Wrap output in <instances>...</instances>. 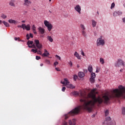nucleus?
Segmentation results:
<instances>
[{
    "mask_svg": "<svg viewBox=\"0 0 125 125\" xmlns=\"http://www.w3.org/2000/svg\"><path fill=\"white\" fill-rule=\"evenodd\" d=\"M95 91H96V88H93L87 95H86L85 92L80 91V94L78 91H74L73 94L75 96H79V97L82 98L80 100V102L82 103V105L77 106L67 114L64 115L65 120H67L71 116L78 115L81 110H86L88 112H91L92 106H94L96 103L97 104H102L103 99L100 96L96 97Z\"/></svg>",
    "mask_w": 125,
    "mask_h": 125,
    "instance_id": "1",
    "label": "nucleus"
},
{
    "mask_svg": "<svg viewBox=\"0 0 125 125\" xmlns=\"http://www.w3.org/2000/svg\"><path fill=\"white\" fill-rule=\"evenodd\" d=\"M119 89H115L111 91V94L109 96L105 95L103 96L104 102L105 104H107L110 99H116V98H120V97H124L125 98V88L122 85L119 86Z\"/></svg>",
    "mask_w": 125,
    "mask_h": 125,
    "instance_id": "2",
    "label": "nucleus"
},
{
    "mask_svg": "<svg viewBox=\"0 0 125 125\" xmlns=\"http://www.w3.org/2000/svg\"><path fill=\"white\" fill-rule=\"evenodd\" d=\"M102 36H101L100 38L97 41V45L99 46V45H104L105 44V41L104 39H102Z\"/></svg>",
    "mask_w": 125,
    "mask_h": 125,
    "instance_id": "3",
    "label": "nucleus"
},
{
    "mask_svg": "<svg viewBox=\"0 0 125 125\" xmlns=\"http://www.w3.org/2000/svg\"><path fill=\"white\" fill-rule=\"evenodd\" d=\"M44 24L45 27H47L48 31H49V32H50V31L52 30L53 26L52 25V24H51V23H50L48 21H47V20H45L44 21Z\"/></svg>",
    "mask_w": 125,
    "mask_h": 125,
    "instance_id": "4",
    "label": "nucleus"
},
{
    "mask_svg": "<svg viewBox=\"0 0 125 125\" xmlns=\"http://www.w3.org/2000/svg\"><path fill=\"white\" fill-rule=\"evenodd\" d=\"M122 65V66H125V62L123 61V60L118 59L117 62L115 63V67H120Z\"/></svg>",
    "mask_w": 125,
    "mask_h": 125,
    "instance_id": "5",
    "label": "nucleus"
},
{
    "mask_svg": "<svg viewBox=\"0 0 125 125\" xmlns=\"http://www.w3.org/2000/svg\"><path fill=\"white\" fill-rule=\"evenodd\" d=\"M34 42L36 44V46L37 47V48L39 49H42V45L40 43V41L35 40Z\"/></svg>",
    "mask_w": 125,
    "mask_h": 125,
    "instance_id": "6",
    "label": "nucleus"
},
{
    "mask_svg": "<svg viewBox=\"0 0 125 125\" xmlns=\"http://www.w3.org/2000/svg\"><path fill=\"white\" fill-rule=\"evenodd\" d=\"M74 9L75 10H76V11H77L79 14H81V10H82V8H81V6H80V5H77L75 7H74Z\"/></svg>",
    "mask_w": 125,
    "mask_h": 125,
    "instance_id": "7",
    "label": "nucleus"
},
{
    "mask_svg": "<svg viewBox=\"0 0 125 125\" xmlns=\"http://www.w3.org/2000/svg\"><path fill=\"white\" fill-rule=\"evenodd\" d=\"M49 55H50V54L48 52V51H47L46 49H44V53L42 54V57H47V56H49Z\"/></svg>",
    "mask_w": 125,
    "mask_h": 125,
    "instance_id": "8",
    "label": "nucleus"
},
{
    "mask_svg": "<svg viewBox=\"0 0 125 125\" xmlns=\"http://www.w3.org/2000/svg\"><path fill=\"white\" fill-rule=\"evenodd\" d=\"M25 29H26V31H30V30H31V26H30V24L26 25V24L24 23L23 30H25Z\"/></svg>",
    "mask_w": 125,
    "mask_h": 125,
    "instance_id": "9",
    "label": "nucleus"
},
{
    "mask_svg": "<svg viewBox=\"0 0 125 125\" xmlns=\"http://www.w3.org/2000/svg\"><path fill=\"white\" fill-rule=\"evenodd\" d=\"M68 124L69 125H76V119H73L72 120H69Z\"/></svg>",
    "mask_w": 125,
    "mask_h": 125,
    "instance_id": "10",
    "label": "nucleus"
},
{
    "mask_svg": "<svg viewBox=\"0 0 125 125\" xmlns=\"http://www.w3.org/2000/svg\"><path fill=\"white\" fill-rule=\"evenodd\" d=\"M122 14H123V13L121 11L114 12L113 13V16H114V17H117V16L122 15Z\"/></svg>",
    "mask_w": 125,
    "mask_h": 125,
    "instance_id": "11",
    "label": "nucleus"
},
{
    "mask_svg": "<svg viewBox=\"0 0 125 125\" xmlns=\"http://www.w3.org/2000/svg\"><path fill=\"white\" fill-rule=\"evenodd\" d=\"M32 2L29 0H24V5H26V6H29V4H31Z\"/></svg>",
    "mask_w": 125,
    "mask_h": 125,
    "instance_id": "12",
    "label": "nucleus"
},
{
    "mask_svg": "<svg viewBox=\"0 0 125 125\" xmlns=\"http://www.w3.org/2000/svg\"><path fill=\"white\" fill-rule=\"evenodd\" d=\"M61 83H62V84H65V85L67 86V84H68V83H70V82L68 81V79H67V78H64V81L61 82Z\"/></svg>",
    "mask_w": 125,
    "mask_h": 125,
    "instance_id": "13",
    "label": "nucleus"
},
{
    "mask_svg": "<svg viewBox=\"0 0 125 125\" xmlns=\"http://www.w3.org/2000/svg\"><path fill=\"white\" fill-rule=\"evenodd\" d=\"M9 5H10V6H13L14 7H15V0H11L9 2Z\"/></svg>",
    "mask_w": 125,
    "mask_h": 125,
    "instance_id": "14",
    "label": "nucleus"
},
{
    "mask_svg": "<svg viewBox=\"0 0 125 125\" xmlns=\"http://www.w3.org/2000/svg\"><path fill=\"white\" fill-rule=\"evenodd\" d=\"M8 22H9V23H10V24H16V23H18V21H17L15 20H13L12 19L9 20Z\"/></svg>",
    "mask_w": 125,
    "mask_h": 125,
    "instance_id": "15",
    "label": "nucleus"
},
{
    "mask_svg": "<svg viewBox=\"0 0 125 125\" xmlns=\"http://www.w3.org/2000/svg\"><path fill=\"white\" fill-rule=\"evenodd\" d=\"M85 76V74L83 72H80L78 73V76L79 78H83Z\"/></svg>",
    "mask_w": 125,
    "mask_h": 125,
    "instance_id": "16",
    "label": "nucleus"
},
{
    "mask_svg": "<svg viewBox=\"0 0 125 125\" xmlns=\"http://www.w3.org/2000/svg\"><path fill=\"white\" fill-rule=\"evenodd\" d=\"M38 30L40 32V33L42 34V35H43L44 34V29L42 28V27H39L38 28Z\"/></svg>",
    "mask_w": 125,
    "mask_h": 125,
    "instance_id": "17",
    "label": "nucleus"
},
{
    "mask_svg": "<svg viewBox=\"0 0 125 125\" xmlns=\"http://www.w3.org/2000/svg\"><path fill=\"white\" fill-rule=\"evenodd\" d=\"M47 39L48 41H49V42H53V39L51 37V36H48L47 37Z\"/></svg>",
    "mask_w": 125,
    "mask_h": 125,
    "instance_id": "18",
    "label": "nucleus"
},
{
    "mask_svg": "<svg viewBox=\"0 0 125 125\" xmlns=\"http://www.w3.org/2000/svg\"><path fill=\"white\" fill-rule=\"evenodd\" d=\"M74 56L77 57L78 59H81V56L79 54V53L77 52H75L74 53Z\"/></svg>",
    "mask_w": 125,
    "mask_h": 125,
    "instance_id": "19",
    "label": "nucleus"
},
{
    "mask_svg": "<svg viewBox=\"0 0 125 125\" xmlns=\"http://www.w3.org/2000/svg\"><path fill=\"white\" fill-rule=\"evenodd\" d=\"M66 87H68L69 88H75V86L73 85V84H70V83L66 85Z\"/></svg>",
    "mask_w": 125,
    "mask_h": 125,
    "instance_id": "20",
    "label": "nucleus"
},
{
    "mask_svg": "<svg viewBox=\"0 0 125 125\" xmlns=\"http://www.w3.org/2000/svg\"><path fill=\"white\" fill-rule=\"evenodd\" d=\"M97 23V22L96 21H94L93 20H92V27H93V28H94V27H96Z\"/></svg>",
    "mask_w": 125,
    "mask_h": 125,
    "instance_id": "21",
    "label": "nucleus"
},
{
    "mask_svg": "<svg viewBox=\"0 0 125 125\" xmlns=\"http://www.w3.org/2000/svg\"><path fill=\"white\" fill-rule=\"evenodd\" d=\"M3 24H4V25L5 26V27H9L10 25H9V23H8V22L3 21H2Z\"/></svg>",
    "mask_w": 125,
    "mask_h": 125,
    "instance_id": "22",
    "label": "nucleus"
},
{
    "mask_svg": "<svg viewBox=\"0 0 125 125\" xmlns=\"http://www.w3.org/2000/svg\"><path fill=\"white\" fill-rule=\"evenodd\" d=\"M92 70H93V69L92 68V66H89L88 67V71H89L90 73H92Z\"/></svg>",
    "mask_w": 125,
    "mask_h": 125,
    "instance_id": "23",
    "label": "nucleus"
},
{
    "mask_svg": "<svg viewBox=\"0 0 125 125\" xmlns=\"http://www.w3.org/2000/svg\"><path fill=\"white\" fill-rule=\"evenodd\" d=\"M100 62L102 64V65H103V64L105 63V61L104 60V59L101 58L100 59Z\"/></svg>",
    "mask_w": 125,
    "mask_h": 125,
    "instance_id": "24",
    "label": "nucleus"
},
{
    "mask_svg": "<svg viewBox=\"0 0 125 125\" xmlns=\"http://www.w3.org/2000/svg\"><path fill=\"white\" fill-rule=\"evenodd\" d=\"M1 18H3V19H6L7 18V16H6L4 14H1Z\"/></svg>",
    "mask_w": 125,
    "mask_h": 125,
    "instance_id": "25",
    "label": "nucleus"
},
{
    "mask_svg": "<svg viewBox=\"0 0 125 125\" xmlns=\"http://www.w3.org/2000/svg\"><path fill=\"white\" fill-rule=\"evenodd\" d=\"M82 32L83 36V37H86V32H85V30H82Z\"/></svg>",
    "mask_w": 125,
    "mask_h": 125,
    "instance_id": "26",
    "label": "nucleus"
},
{
    "mask_svg": "<svg viewBox=\"0 0 125 125\" xmlns=\"http://www.w3.org/2000/svg\"><path fill=\"white\" fill-rule=\"evenodd\" d=\"M81 28L82 31H85V27H84V25L83 24L81 25Z\"/></svg>",
    "mask_w": 125,
    "mask_h": 125,
    "instance_id": "27",
    "label": "nucleus"
},
{
    "mask_svg": "<svg viewBox=\"0 0 125 125\" xmlns=\"http://www.w3.org/2000/svg\"><path fill=\"white\" fill-rule=\"evenodd\" d=\"M95 78L91 77L90 78V82L91 83H94V81H95V80L94 79Z\"/></svg>",
    "mask_w": 125,
    "mask_h": 125,
    "instance_id": "28",
    "label": "nucleus"
},
{
    "mask_svg": "<svg viewBox=\"0 0 125 125\" xmlns=\"http://www.w3.org/2000/svg\"><path fill=\"white\" fill-rule=\"evenodd\" d=\"M104 113H105V115H104L105 116L107 117V116L108 115H109V110H108V109L106 110V111L104 112Z\"/></svg>",
    "mask_w": 125,
    "mask_h": 125,
    "instance_id": "29",
    "label": "nucleus"
},
{
    "mask_svg": "<svg viewBox=\"0 0 125 125\" xmlns=\"http://www.w3.org/2000/svg\"><path fill=\"white\" fill-rule=\"evenodd\" d=\"M33 41H28L27 42V45H30V44H33Z\"/></svg>",
    "mask_w": 125,
    "mask_h": 125,
    "instance_id": "30",
    "label": "nucleus"
},
{
    "mask_svg": "<svg viewBox=\"0 0 125 125\" xmlns=\"http://www.w3.org/2000/svg\"><path fill=\"white\" fill-rule=\"evenodd\" d=\"M122 110L123 115H125V107H123L122 108Z\"/></svg>",
    "mask_w": 125,
    "mask_h": 125,
    "instance_id": "31",
    "label": "nucleus"
},
{
    "mask_svg": "<svg viewBox=\"0 0 125 125\" xmlns=\"http://www.w3.org/2000/svg\"><path fill=\"white\" fill-rule=\"evenodd\" d=\"M95 77H96L95 73L92 72V73L91 74V78H95Z\"/></svg>",
    "mask_w": 125,
    "mask_h": 125,
    "instance_id": "32",
    "label": "nucleus"
},
{
    "mask_svg": "<svg viewBox=\"0 0 125 125\" xmlns=\"http://www.w3.org/2000/svg\"><path fill=\"white\" fill-rule=\"evenodd\" d=\"M31 52H34V53H37V52H38V49H31Z\"/></svg>",
    "mask_w": 125,
    "mask_h": 125,
    "instance_id": "33",
    "label": "nucleus"
},
{
    "mask_svg": "<svg viewBox=\"0 0 125 125\" xmlns=\"http://www.w3.org/2000/svg\"><path fill=\"white\" fill-rule=\"evenodd\" d=\"M37 53L38 54H40V55H42V52L41 51V50L38 51L37 50Z\"/></svg>",
    "mask_w": 125,
    "mask_h": 125,
    "instance_id": "34",
    "label": "nucleus"
},
{
    "mask_svg": "<svg viewBox=\"0 0 125 125\" xmlns=\"http://www.w3.org/2000/svg\"><path fill=\"white\" fill-rule=\"evenodd\" d=\"M111 120V117H106L105 118V121L106 122H109V121Z\"/></svg>",
    "mask_w": 125,
    "mask_h": 125,
    "instance_id": "35",
    "label": "nucleus"
},
{
    "mask_svg": "<svg viewBox=\"0 0 125 125\" xmlns=\"http://www.w3.org/2000/svg\"><path fill=\"white\" fill-rule=\"evenodd\" d=\"M18 28H22L23 29H24V23L21 25H18Z\"/></svg>",
    "mask_w": 125,
    "mask_h": 125,
    "instance_id": "36",
    "label": "nucleus"
},
{
    "mask_svg": "<svg viewBox=\"0 0 125 125\" xmlns=\"http://www.w3.org/2000/svg\"><path fill=\"white\" fill-rule=\"evenodd\" d=\"M116 125V122L112 121L109 125Z\"/></svg>",
    "mask_w": 125,
    "mask_h": 125,
    "instance_id": "37",
    "label": "nucleus"
},
{
    "mask_svg": "<svg viewBox=\"0 0 125 125\" xmlns=\"http://www.w3.org/2000/svg\"><path fill=\"white\" fill-rule=\"evenodd\" d=\"M114 7H115V3L114 2H113L111 4V9H112V8H114Z\"/></svg>",
    "mask_w": 125,
    "mask_h": 125,
    "instance_id": "38",
    "label": "nucleus"
},
{
    "mask_svg": "<svg viewBox=\"0 0 125 125\" xmlns=\"http://www.w3.org/2000/svg\"><path fill=\"white\" fill-rule=\"evenodd\" d=\"M31 29H32V30H33V31L36 30V26H35V24H33L32 25V27Z\"/></svg>",
    "mask_w": 125,
    "mask_h": 125,
    "instance_id": "39",
    "label": "nucleus"
},
{
    "mask_svg": "<svg viewBox=\"0 0 125 125\" xmlns=\"http://www.w3.org/2000/svg\"><path fill=\"white\" fill-rule=\"evenodd\" d=\"M14 39H15V41L18 40L19 42H21V40L20 39V38H17V37H16Z\"/></svg>",
    "mask_w": 125,
    "mask_h": 125,
    "instance_id": "40",
    "label": "nucleus"
},
{
    "mask_svg": "<svg viewBox=\"0 0 125 125\" xmlns=\"http://www.w3.org/2000/svg\"><path fill=\"white\" fill-rule=\"evenodd\" d=\"M99 70H100V68H99V67H98V66H97L96 73H99Z\"/></svg>",
    "mask_w": 125,
    "mask_h": 125,
    "instance_id": "41",
    "label": "nucleus"
},
{
    "mask_svg": "<svg viewBox=\"0 0 125 125\" xmlns=\"http://www.w3.org/2000/svg\"><path fill=\"white\" fill-rule=\"evenodd\" d=\"M73 79H74V81H76V80H77V79H78V76L75 75L74 76V77H73Z\"/></svg>",
    "mask_w": 125,
    "mask_h": 125,
    "instance_id": "42",
    "label": "nucleus"
},
{
    "mask_svg": "<svg viewBox=\"0 0 125 125\" xmlns=\"http://www.w3.org/2000/svg\"><path fill=\"white\" fill-rule=\"evenodd\" d=\"M36 60H40V59H41V57H40L39 56H36Z\"/></svg>",
    "mask_w": 125,
    "mask_h": 125,
    "instance_id": "43",
    "label": "nucleus"
},
{
    "mask_svg": "<svg viewBox=\"0 0 125 125\" xmlns=\"http://www.w3.org/2000/svg\"><path fill=\"white\" fill-rule=\"evenodd\" d=\"M32 48H34V49H36L37 48V46H36V45L35 44H33L32 45Z\"/></svg>",
    "mask_w": 125,
    "mask_h": 125,
    "instance_id": "44",
    "label": "nucleus"
},
{
    "mask_svg": "<svg viewBox=\"0 0 125 125\" xmlns=\"http://www.w3.org/2000/svg\"><path fill=\"white\" fill-rule=\"evenodd\" d=\"M59 62H56L54 63V66H55V67H56V65H58Z\"/></svg>",
    "mask_w": 125,
    "mask_h": 125,
    "instance_id": "45",
    "label": "nucleus"
},
{
    "mask_svg": "<svg viewBox=\"0 0 125 125\" xmlns=\"http://www.w3.org/2000/svg\"><path fill=\"white\" fill-rule=\"evenodd\" d=\"M68 64L70 66V67H72V66H73V63L71 61L68 62Z\"/></svg>",
    "mask_w": 125,
    "mask_h": 125,
    "instance_id": "46",
    "label": "nucleus"
},
{
    "mask_svg": "<svg viewBox=\"0 0 125 125\" xmlns=\"http://www.w3.org/2000/svg\"><path fill=\"white\" fill-rule=\"evenodd\" d=\"M45 62H46L47 64H50V61L48 60H46Z\"/></svg>",
    "mask_w": 125,
    "mask_h": 125,
    "instance_id": "47",
    "label": "nucleus"
},
{
    "mask_svg": "<svg viewBox=\"0 0 125 125\" xmlns=\"http://www.w3.org/2000/svg\"><path fill=\"white\" fill-rule=\"evenodd\" d=\"M65 89H66V87L63 86V87H62V91L64 92V91H65Z\"/></svg>",
    "mask_w": 125,
    "mask_h": 125,
    "instance_id": "48",
    "label": "nucleus"
},
{
    "mask_svg": "<svg viewBox=\"0 0 125 125\" xmlns=\"http://www.w3.org/2000/svg\"><path fill=\"white\" fill-rule=\"evenodd\" d=\"M26 39L28 40H30V37L29 36V34H28L26 35Z\"/></svg>",
    "mask_w": 125,
    "mask_h": 125,
    "instance_id": "49",
    "label": "nucleus"
},
{
    "mask_svg": "<svg viewBox=\"0 0 125 125\" xmlns=\"http://www.w3.org/2000/svg\"><path fill=\"white\" fill-rule=\"evenodd\" d=\"M55 69L56 70V71H57L58 72H60V69H59V68L58 67H56Z\"/></svg>",
    "mask_w": 125,
    "mask_h": 125,
    "instance_id": "50",
    "label": "nucleus"
},
{
    "mask_svg": "<svg viewBox=\"0 0 125 125\" xmlns=\"http://www.w3.org/2000/svg\"><path fill=\"white\" fill-rule=\"evenodd\" d=\"M56 57L58 58L59 60H61V58L58 56L57 55H56Z\"/></svg>",
    "mask_w": 125,
    "mask_h": 125,
    "instance_id": "51",
    "label": "nucleus"
},
{
    "mask_svg": "<svg viewBox=\"0 0 125 125\" xmlns=\"http://www.w3.org/2000/svg\"><path fill=\"white\" fill-rule=\"evenodd\" d=\"M63 125H68V123L66 122V121L63 122Z\"/></svg>",
    "mask_w": 125,
    "mask_h": 125,
    "instance_id": "52",
    "label": "nucleus"
},
{
    "mask_svg": "<svg viewBox=\"0 0 125 125\" xmlns=\"http://www.w3.org/2000/svg\"><path fill=\"white\" fill-rule=\"evenodd\" d=\"M81 54L82 55H83V56H84V53L83 52V51H82Z\"/></svg>",
    "mask_w": 125,
    "mask_h": 125,
    "instance_id": "53",
    "label": "nucleus"
},
{
    "mask_svg": "<svg viewBox=\"0 0 125 125\" xmlns=\"http://www.w3.org/2000/svg\"><path fill=\"white\" fill-rule=\"evenodd\" d=\"M122 21L124 22V23H125V18L122 19Z\"/></svg>",
    "mask_w": 125,
    "mask_h": 125,
    "instance_id": "54",
    "label": "nucleus"
},
{
    "mask_svg": "<svg viewBox=\"0 0 125 125\" xmlns=\"http://www.w3.org/2000/svg\"><path fill=\"white\" fill-rule=\"evenodd\" d=\"M30 38H33V34L31 33H30Z\"/></svg>",
    "mask_w": 125,
    "mask_h": 125,
    "instance_id": "55",
    "label": "nucleus"
},
{
    "mask_svg": "<svg viewBox=\"0 0 125 125\" xmlns=\"http://www.w3.org/2000/svg\"><path fill=\"white\" fill-rule=\"evenodd\" d=\"M28 47H30V48H33V47L32 45L30 46V45H28Z\"/></svg>",
    "mask_w": 125,
    "mask_h": 125,
    "instance_id": "56",
    "label": "nucleus"
},
{
    "mask_svg": "<svg viewBox=\"0 0 125 125\" xmlns=\"http://www.w3.org/2000/svg\"><path fill=\"white\" fill-rule=\"evenodd\" d=\"M33 33H34V34H37V31H36V30H35V31H33Z\"/></svg>",
    "mask_w": 125,
    "mask_h": 125,
    "instance_id": "57",
    "label": "nucleus"
},
{
    "mask_svg": "<svg viewBox=\"0 0 125 125\" xmlns=\"http://www.w3.org/2000/svg\"><path fill=\"white\" fill-rule=\"evenodd\" d=\"M40 66H41V67H42V66H43V63H41Z\"/></svg>",
    "mask_w": 125,
    "mask_h": 125,
    "instance_id": "58",
    "label": "nucleus"
},
{
    "mask_svg": "<svg viewBox=\"0 0 125 125\" xmlns=\"http://www.w3.org/2000/svg\"><path fill=\"white\" fill-rule=\"evenodd\" d=\"M2 23V21H1V20H0V25Z\"/></svg>",
    "mask_w": 125,
    "mask_h": 125,
    "instance_id": "59",
    "label": "nucleus"
},
{
    "mask_svg": "<svg viewBox=\"0 0 125 125\" xmlns=\"http://www.w3.org/2000/svg\"><path fill=\"white\" fill-rule=\"evenodd\" d=\"M22 23H25V22H26L25 21H22Z\"/></svg>",
    "mask_w": 125,
    "mask_h": 125,
    "instance_id": "60",
    "label": "nucleus"
},
{
    "mask_svg": "<svg viewBox=\"0 0 125 125\" xmlns=\"http://www.w3.org/2000/svg\"><path fill=\"white\" fill-rule=\"evenodd\" d=\"M97 14H98V15H99V12L97 11Z\"/></svg>",
    "mask_w": 125,
    "mask_h": 125,
    "instance_id": "61",
    "label": "nucleus"
},
{
    "mask_svg": "<svg viewBox=\"0 0 125 125\" xmlns=\"http://www.w3.org/2000/svg\"><path fill=\"white\" fill-rule=\"evenodd\" d=\"M77 68H80V65H77Z\"/></svg>",
    "mask_w": 125,
    "mask_h": 125,
    "instance_id": "62",
    "label": "nucleus"
},
{
    "mask_svg": "<svg viewBox=\"0 0 125 125\" xmlns=\"http://www.w3.org/2000/svg\"><path fill=\"white\" fill-rule=\"evenodd\" d=\"M49 1H51V0H49Z\"/></svg>",
    "mask_w": 125,
    "mask_h": 125,
    "instance_id": "63",
    "label": "nucleus"
},
{
    "mask_svg": "<svg viewBox=\"0 0 125 125\" xmlns=\"http://www.w3.org/2000/svg\"><path fill=\"white\" fill-rule=\"evenodd\" d=\"M120 72H122V69L120 70Z\"/></svg>",
    "mask_w": 125,
    "mask_h": 125,
    "instance_id": "64",
    "label": "nucleus"
}]
</instances>
